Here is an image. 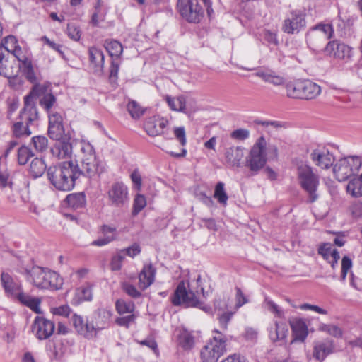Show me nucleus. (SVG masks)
<instances>
[{"instance_id": "f257e3e1", "label": "nucleus", "mask_w": 362, "mask_h": 362, "mask_svg": "<svg viewBox=\"0 0 362 362\" xmlns=\"http://www.w3.org/2000/svg\"><path fill=\"white\" fill-rule=\"evenodd\" d=\"M208 296L209 292L204 291L200 275H196L193 279L189 277L187 281L182 280L178 283L172 297V303L174 305L199 308L208 312L209 308L203 305Z\"/></svg>"}, {"instance_id": "f03ea898", "label": "nucleus", "mask_w": 362, "mask_h": 362, "mask_svg": "<svg viewBox=\"0 0 362 362\" xmlns=\"http://www.w3.org/2000/svg\"><path fill=\"white\" fill-rule=\"evenodd\" d=\"M80 175L78 166L73 161L64 162L57 166H51L47 170V177L51 184L62 191L71 190Z\"/></svg>"}, {"instance_id": "7ed1b4c3", "label": "nucleus", "mask_w": 362, "mask_h": 362, "mask_svg": "<svg viewBox=\"0 0 362 362\" xmlns=\"http://www.w3.org/2000/svg\"><path fill=\"white\" fill-rule=\"evenodd\" d=\"M295 174L298 185L308 195V202L313 203L317 200L320 176L315 169L308 162L298 160L295 164Z\"/></svg>"}, {"instance_id": "20e7f679", "label": "nucleus", "mask_w": 362, "mask_h": 362, "mask_svg": "<svg viewBox=\"0 0 362 362\" xmlns=\"http://www.w3.org/2000/svg\"><path fill=\"white\" fill-rule=\"evenodd\" d=\"M1 284L8 298L18 300L35 313H42L40 307V300L24 293L20 281L13 279L8 273H1Z\"/></svg>"}, {"instance_id": "39448f33", "label": "nucleus", "mask_w": 362, "mask_h": 362, "mask_svg": "<svg viewBox=\"0 0 362 362\" xmlns=\"http://www.w3.org/2000/svg\"><path fill=\"white\" fill-rule=\"evenodd\" d=\"M276 158L278 156V149L276 146H267L265 138L260 136L250 150L245 158V167L248 168L253 175L257 174L266 165L269 153Z\"/></svg>"}, {"instance_id": "423d86ee", "label": "nucleus", "mask_w": 362, "mask_h": 362, "mask_svg": "<svg viewBox=\"0 0 362 362\" xmlns=\"http://www.w3.org/2000/svg\"><path fill=\"white\" fill-rule=\"evenodd\" d=\"M25 273L27 281L38 288L59 290L62 287L63 279L54 271L33 267L30 270H26Z\"/></svg>"}, {"instance_id": "0eeeda50", "label": "nucleus", "mask_w": 362, "mask_h": 362, "mask_svg": "<svg viewBox=\"0 0 362 362\" xmlns=\"http://www.w3.org/2000/svg\"><path fill=\"white\" fill-rule=\"evenodd\" d=\"M214 332L216 335L201 349L200 357L202 362H217L226 352V337L217 329Z\"/></svg>"}, {"instance_id": "6e6552de", "label": "nucleus", "mask_w": 362, "mask_h": 362, "mask_svg": "<svg viewBox=\"0 0 362 362\" xmlns=\"http://www.w3.org/2000/svg\"><path fill=\"white\" fill-rule=\"evenodd\" d=\"M362 165V157L349 156L339 159L334 165L333 173L339 182L347 180L357 173Z\"/></svg>"}, {"instance_id": "1a4fd4ad", "label": "nucleus", "mask_w": 362, "mask_h": 362, "mask_svg": "<svg viewBox=\"0 0 362 362\" xmlns=\"http://www.w3.org/2000/svg\"><path fill=\"white\" fill-rule=\"evenodd\" d=\"M177 9L187 22L198 23L204 17V11L198 0H178Z\"/></svg>"}, {"instance_id": "9d476101", "label": "nucleus", "mask_w": 362, "mask_h": 362, "mask_svg": "<svg viewBox=\"0 0 362 362\" xmlns=\"http://www.w3.org/2000/svg\"><path fill=\"white\" fill-rule=\"evenodd\" d=\"M306 25L305 14L300 10H291L282 22L281 30L288 35L299 33Z\"/></svg>"}, {"instance_id": "9b49d317", "label": "nucleus", "mask_w": 362, "mask_h": 362, "mask_svg": "<svg viewBox=\"0 0 362 362\" xmlns=\"http://www.w3.org/2000/svg\"><path fill=\"white\" fill-rule=\"evenodd\" d=\"M324 52L327 55L345 62H349L353 57V49L339 40L328 42Z\"/></svg>"}, {"instance_id": "f8f14e48", "label": "nucleus", "mask_w": 362, "mask_h": 362, "mask_svg": "<svg viewBox=\"0 0 362 362\" xmlns=\"http://www.w3.org/2000/svg\"><path fill=\"white\" fill-rule=\"evenodd\" d=\"M55 325L53 322L43 317L37 316L32 325V332L40 340L49 338L54 333Z\"/></svg>"}, {"instance_id": "ddd939ff", "label": "nucleus", "mask_w": 362, "mask_h": 362, "mask_svg": "<svg viewBox=\"0 0 362 362\" xmlns=\"http://www.w3.org/2000/svg\"><path fill=\"white\" fill-rule=\"evenodd\" d=\"M310 157L313 163L321 169L329 168L335 160L334 155L324 146H318L313 150Z\"/></svg>"}, {"instance_id": "4468645a", "label": "nucleus", "mask_w": 362, "mask_h": 362, "mask_svg": "<svg viewBox=\"0 0 362 362\" xmlns=\"http://www.w3.org/2000/svg\"><path fill=\"white\" fill-rule=\"evenodd\" d=\"M105 169V163L98 159L96 156L81 158V175L84 174L89 177H92L96 175H100L104 173Z\"/></svg>"}, {"instance_id": "2eb2a0df", "label": "nucleus", "mask_w": 362, "mask_h": 362, "mask_svg": "<svg viewBox=\"0 0 362 362\" xmlns=\"http://www.w3.org/2000/svg\"><path fill=\"white\" fill-rule=\"evenodd\" d=\"M107 194L112 204L115 206L121 207L128 202V188L123 182L113 183Z\"/></svg>"}, {"instance_id": "dca6fc26", "label": "nucleus", "mask_w": 362, "mask_h": 362, "mask_svg": "<svg viewBox=\"0 0 362 362\" xmlns=\"http://www.w3.org/2000/svg\"><path fill=\"white\" fill-rule=\"evenodd\" d=\"M168 124V121L163 117L153 116L146 119L144 129L150 136H157L164 134V129Z\"/></svg>"}, {"instance_id": "f3484780", "label": "nucleus", "mask_w": 362, "mask_h": 362, "mask_svg": "<svg viewBox=\"0 0 362 362\" xmlns=\"http://www.w3.org/2000/svg\"><path fill=\"white\" fill-rule=\"evenodd\" d=\"M71 321L76 332L87 339H91L96 335L97 329L92 322L84 320L81 316L74 314Z\"/></svg>"}, {"instance_id": "a211bd4d", "label": "nucleus", "mask_w": 362, "mask_h": 362, "mask_svg": "<svg viewBox=\"0 0 362 362\" xmlns=\"http://www.w3.org/2000/svg\"><path fill=\"white\" fill-rule=\"evenodd\" d=\"M62 117L57 112L49 113L48 134L54 140H59L64 137V129L62 124Z\"/></svg>"}, {"instance_id": "6ab92c4d", "label": "nucleus", "mask_w": 362, "mask_h": 362, "mask_svg": "<svg viewBox=\"0 0 362 362\" xmlns=\"http://www.w3.org/2000/svg\"><path fill=\"white\" fill-rule=\"evenodd\" d=\"M56 141L51 148L53 157L58 160L69 158L72 153V146L69 139L65 136Z\"/></svg>"}, {"instance_id": "aec40b11", "label": "nucleus", "mask_w": 362, "mask_h": 362, "mask_svg": "<svg viewBox=\"0 0 362 362\" xmlns=\"http://www.w3.org/2000/svg\"><path fill=\"white\" fill-rule=\"evenodd\" d=\"M156 269L151 264H144L139 274V288L144 291L148 288L155 281Z\"/></svg>"}, {"instance_id": "412c9836", "label": "nucleus", "mask_w": 362, "mask_h": 362, "mask_svg": "<svg viewBox=\"0 0 362 362\" xmlns=\"http://www.w3.org/2000/svg\"><path fill=\"white\" fill-rule=\"evenodd\" d=\"M20 119L25 121L26 124H29L37 118V108L33 102V96L27 95L25 98L24 107L20 113Z\"/></svg>"}, {"instance_id": "4be33fe9", "label": "nucleus", "mask_w": 362, "mask_h": 362, "mask_svg": "<svg viewBox=\"0 0 362 362\" xmlns=\"http://www.w3.org/2000/svg\"><path fill=\"white\" fill-rule=\"evenodd\" d=\"M318 253L330 264L332 269L337 266L340 255L337 250L331 243H324L320 245Z\"/></svg>"}, {"instance_id": "5701e85b", "label": "nucleus", "mask_w": 362, "mask_h": 362, "mask_svg": "<svg viewBox=\"0 0 362 362\" xmlns=\"http://www.w3.org/2000/svg\"><path fill=\"white\" fill-rule=\"evenodd\" d=\"M244 150L242 146H231L226 148L224 155L227 163L232 167H240L244 157Z\"/></svg>"}, {"instance_id": "b1692460", "label": "nucleus", "mask_w": 362, "mask_h": 362, "mask_svg": "<svg viewBox=\"0 0 362 362\" xmlns=\"http://www.w3.org/2000/svg\"><path fill=\"white\" fill-rule=\"evenodd\" d=\"M333 351L334 345L332 341L326 339L315 343L313 354L317 360L322 361Z\"/></svg>"}, {"instance_id": "393cba45", "label": "nucleus", "mask_w": 362, "mask_h": 362, "mask_svg": "<svg viewBox=\"0 0 362 362\" xmlns=\"http://www.w3.org/2000/svg\"><path fill=\"white\" fill-rule=\"evenodd\" d=\"M292 329L293 341L298 340L303 341L308 334V327L305 321L300 318H293L289 321Z\"/></svg>"}, {"instance_id": "a878e982", "label": "nucleus", "mask_w": 362, "mask_h": 362, "mask_svg": "<svg viewBox=\"0 0 362 362\" xmlns=\"http://www.w3.org/2000/svg\"><path fill=\"white\" fill-rule=\"evenodd\" d=\"M288 329L286 324L282 321H274V325L269 329V336L274 341L284 342L288 335Z\"/></svg>"}, {"instance_id": "bb28decb", "label": "nucleus", "mask_w": 362, "mask_h": 362, "mask_svg": "<svg viewBox=\"0 0 362 362\" xmlns=\"http://www.w3.org/2000/svg\"><path fill=\"white\" fill-rule=\"evenodd\" d=\"M321 87L310 80H303L302 100H313L321 93Z\"/></svg>"}, {"instance_id": "cd10ccee", "label": "nucleus", "mask_w": 362, "mask_h": 362, "mask_svg": "<svg viewBox=\"0 0 362 362\" xmlns=\"http://www.w3.org/2000/svg\"><path fill=\"white\" fill-rule=\"evenodd\" d=\"M92 298L93 293L90 286L84 284L76 289L71 303L74 305H78L83 301L91 300Z\"/></svg>"}, {"instance_id": "c85d7f7f", "label": "nucleus", "mask_w": 362, "mask_h": 362, "mask_svg": "<svg viewBox=\"0 0 362 362\" xmlns=\"http://www.w3.org/2000/svg\"><path fill=\"white\" fill-rule=\"evenodd\" d=\"M285 88L288 98L302 100L303 80L288 82Z\"/></svg>"}, {"instance_id": "c756f323", "label": "nucleus", "mask_w": 362, "mask_h": 362, "mask_svg": "<svg viewBox=\"0 0 362 362\" xmlns=\"http://www.w3.org/2000/svg\"><path fill=\"white\" fill-rule=\"evenodd\" d=\"M346 191L353 197H362V173L349 182Z\"/></svg>"}, {"instance_id": "7c9ffc66", "label": "nucleus", "mask_w": 362, "mask_h": 362, "mask_svg": "<svg viewBox=\"0 0 362 362\" xmlns=\"http://www.w3.org/2000/svg\"><path fill=\"white\" fill-rule=\"evenodd\" d=\"M256 76L261 78L265 82L272 83L274 86H280L284 82L283 77L276 75L274 72L270 71H257L256 73Z\"/></svg>"}, {"instance_id": "2f4dec72", "label": "nucleus", "mask_w": 362, "mask_h": 362, "mask_svg": "<svg viewBox=\"0 0 362 362\" xmlns=\"http://www.w3.org/2000/svg\"><path fill=\"white\" fill-rule=\"evenodd\" d=\"M89 59L96 68L102 69L104 66L105 57L101 49L93 47L89 48Z\"/></svg>"}, {"instance_id": "473e14b6", "label": "nucleus", "mask_w": 362, "mask_h": 362, "mask_svg": "<svg viewBox=\"0 0 362 362\" xmlns=\"http://www.w3.org/2000/svg\"><path fill=\"white\" fill-rule=\"evenodd\" d=\"M65 202L69 207L78 209L84 206L86 198L82 193L70 194L66 196Z\"/></svg>"}, {"instance_id": "72a5a7b5", "label": "nucleus", "mask_w": 362, "mask_h": 362, "mask_svg": "<svg viewBox=\"0 0 362 362\" xmlns=\"http://www.w3.org/2000/svg\"><path fill=\"white\" fill-rule=\"evenodd\" d=\"M165 101L173 111L183 112L185 109L186 100L184 96H165Z\"/></svg>"}, {"instance_id": "f704fd0d", "label": "nucleus", "mask_w": 362, "mask_h": 362, "mask_svg": "<svg viewBox=\"0 0 362 362\" xmlns=\"http://www.w3.org/2000/svg\"><path fill=\"white\" fill-rule=\"evenodd\" d=\"M263 305L268 311L274 315L275 318H279L280 320L284 319V310L269 298L266 297L264 298Z\"/></svg>"}, {"instance_id": "c9c22d12", "label": "nucleus", "mask_w": 362, "mask_h": 362, "mask_svg": "<svg viewBox=\"0 0 362 362\" xmlns=\"http://www.w3.org/2000/svg\"><path fill=\"white\" fill-rule=\"evenodd\" d=\"M179 344L185 349H189L193 347L194 344V337L192 333L185 329L180 330L178 334Z\"/></svg>"}, {"instance_id": "e433bc0d", "label": "nucleus", "mask_w": 362, "mask_h": 362, "mask_svg": "<svg viewBox=\"0 0 362 362\" xmlns=\"http://www.w3.org/2000/svg\"><path fill=\"white\" fill-rule=\"evenodd\" d=\"M214 197L222 206H226L228 200V196L225 189V185L218 182L214 188Z\"/></svg>"}, {"instance_id": "4c0bfd02", "label": "nucleus", "mask_w": 362, "mask_h": 362, "mask_svg": "<svg viewBox=\"0 0 362 362\" xmlns=\"http://www.w3.org/2000/svg\"><path fill=\"white\" fill-rule=\"evenodd\" d=\"M46 168V164L42 159L35 158L32 160L30 163V173L33 177H38L43 175Z\"/></svg>"}, {"instance_id": "58836bf2", "label": "nucleus", "mask_w": 362, "mask_h": 362, "mask_svg": "<svg viewBox=\"0 0 362 362\" xmlns=\"http://www.w3.org/2000/svg\"><path fill=\"white\" fill-rule=\"evenodd\" d=\"M105 47L112 57H119L123 51L122 44L117 40H106Z\"/></svg>"}, {"instance_id": "ea45409f", "label": "nucleus", "mask_w": 362, "mask_h": 362, "mask_svg": "<svg viewBox=\"0 0 362 362\" xmlns=\"http://www.w3.org/2000/svg\"><path fill=\"white\" fill-rule=\"evenodd\" d=\"M19 62V67L31 62V54L26 48L20 46L12 53Z\"/></svg>"}, {"instance_id": "a19ab883", "label": "nucleus", "mask_w": 362, "mask_h": 362, "mask_svg": "<svg viewBox=\"0 0 362 362\" xmlns=\"http://www.w3.org/2000/svg\"><path fill=\"white\" fill-rule=\"evenodd\" d=\"M29 124H26L25 121L20 119L16 122L13 127V133L16 137L28 136L31 134V132L28 128Z\"/></svg>"}, {"instance_id": "79ce46f5", "label": "nucleus", "mask_w": 362, "mask_h": 362, "mask_svg": "<svg viewBox=\"0 0 362 362\" xmlns=\"http://www.w3.org/2000/svg\"><path fill=\"white\" fill-rule=\"evenodd\" d=\"M310 31H320L325 35L327 40L332 39L334 34V28L331 23H317L310 29Z\"/></svg>"}, {"instance_id": "37998d69", "label": "nucleus", "mask_w": 362, "mask_h": 362, "mask_svg": "<svg viewBox=\"0 0 362 362\" xmlns=\"http://www.w3.org/2000/svg\"><path fill=\"white\" fill-rule=\"evenodd\" d=\"M33 151L26 146H21L17 151V160L19 165H25L33 157Z\"/></svg>"}, {"instance_id": "c03bdc74", "label": "nucleus", "mask_w": 362, "mask_h": 362, "mask_svg": "<svg viewBox=\"0 0 362 362\" xmlns=\"http://www.w3.org/2000/svg\"><path fill=\"white\" fill-rule=\"evenodd\" d=\"M135 305L132 301H126L119 299L116 302V309L120 315L129 313L133 314Z\"/></svg>"}, {"instance_id": "a18cd8bd", "label": "nucleus", "mask_w": 362, "mask_h": 362, "mask_svg": "<svg viewBox=\"0 0 362 362\" xmlns=\"http://www.w3.org/2000/svg\"><path fill=\"white\" fill-rule=\"evenodd\" d=\"M146 206V197L141 194H137L134 199L133 203V209H132V216H136L141 212Z\"/></svg>"}, {"instance_id": "49530a36", "label": "nucleus", "mask_w": 362, "mask_h": 362, "mask_svg": "<svg viewBox=\"0 0 362 362\" xmlns=\"http://www.w3.org/2000/svg\"><path fill=\"white\" fill-rule=\"evenodd\" d=\"M31 143L34 148L39 152L46 150L48 146V140L43 136H33L31 139Z\"/></svg>"}, {"instance_id": "de8ad7c7", "label": "nucleus", "mask_w": 362, "mask_h": 362, "mask_svg": "<svg viewBox=\"0 0 362 362\" xmlns=\"http://www.w3.org/2000/svg\"><path fill=\"white\" fill-rule=\"evenodd\" d=\"M127 110L132 118H140L144 113V110L135 101H130L127 105Z\"/></svg>"}, {"instance_id": "09e8293b", "label": "nucleus", "mask_w": 362, "mask_h": 362, "mask_svg": "<svg viewBox=\"0 0 362 362\" xmlns=\"http://www.w3.org/2000/svg\"><path fill=\"white\" fill-rule=\"evenodd\" d=\"M80 149L82 154L81 158H90L95 156L93 146L85 140L80 142Z\"/></svg>"}, {"instance_id": "8fccbe9b", "label": "nucleus", "mask_w": 362, "mask_h": 362, "mask_svg": "<svg viewBox=\"0 0 362 362\" xmlns=\"http://www.w3.org/2000/svg\"><path fill=\"white\" fill-rule=\"evenodd\" d=\"M66 33L68 36L74 41H78L81 36L80 28L74 23L67 25Z\"/></svg>"}, {"instance_id": "3c124183", "label": "nucleus", "mask_w": 362, "mask_h": 362, "mask_svg": "<svg viewBox=\"0 0 362 362\" xmlns=\"http://www.w3.org/2000/svg\"><path fill=\"white\" fill-rule=\"evenodd\" d=\"M2 45L6 50L11 54L19 47L17 39L13 35L6 37Z\"/></svg>"}, {"instance_id": "603ef678", "label": "nucleus", "mask_w": 362, "mask_h": 362, "mask_svg": "<svg viewBox=\"0 0 362 362\" xmlns=\"http://www.w3.org/2000/svg\"><path fill=\"white\" fill-rule=\"evenodd\" d=\"M124 259V255L122 252H119L117 254L114 255L111 259L110 268L112 271H119L121 269L122 262Z\"/></svg>"}, {"instance_id": "864d4df0", "label": "nucleus", "mask_w": 362, "mask_h": 362, "mask_svg": "<svg viewBox=\"0 0 362 362\" xmlns=\"http://www.w3.org/2000/svg\"><path fill=\"white\" fill-rule=\"evenodd\" d=\"M257 124L266 127L268 131L286 127V123L279 121L262 120L257 122Z\"/></svg>"}, {"instance_id": "5fc2aeb1", "label": "nucleus", "mask_w": 362, "mask_h": 362, "mask_svg": "<svg viewBox=\"0 0 362 362\" xmlns=\"http://www.w3.org/2000/svg\"><path fill=\"white\" fill-rule=\"evenodd\" d=\"M11 182H9V173L4 165L0 163V186L1 187H11Z\"/></svg>"}, {"instance_id": "6e6d98bb", "label": "nucleus", "mask_w": 362, "mask_h": 362, "mask_svg": "<svg viewBox=\"0 0 362 362\" xmlns=\"http://www.w3.org/2000/svg\"><path fill=\"white\" fill-rule=\"evenodd\" d=\"M250 136V132L247 129H237L230 134V137L235 140L244 141L247 139Z\"/></svg>"}, {"instance_id": "4d7b16f0", "label": "nucleus", "mask_w": 362, "mask_h": 362, "mask_svg": "<svg viewBox=\"0 0 362 362\" xmlns=\"http://www.w3.org/2000/svg\"><path fill=\"white\" fill-rule=\"evenodd\" d=\"M101 232L104 237L110 238V242H112L117 238V233L115 227L103 225L101 227Z\"/></svg>"}, {"instance_id": "13d9d810", "label": "nucleus", "mask_w": 362, "mask_h": 362, "mask_svg": "<svg viewBox=\"0 0 362 362\" xmlns=\"http://www.w3.org/2000/svg\"><path fill=\"white\" fill-rule=\"evenodd\" d=\"M56 103L55 97L51 94H45L40 100V105L45 108L47 111H49Z\"/></svg>"}, {"instance_id": "bf43d9fd", "label": "nucleus", "mask_w": 362, "mask_h": 362, "mask_svg": "<svg viewBox=\"0 0 362 362\" xmlns=\"http://www.w3.org/2000/svg\"><path fill=\"white\" fill-rule=\"evenodd\" d=\"M19 69L22 70L23 74L25 75L26 78L30 81L33 82V81H35L36 77H35V72L33 70L32 61L20 66Z\"/></svg>"}, {"instance_id": "052dcab7", "label": "nucleus", "mask_w": 362, "mask_h": 362, "mask_svg": "<svg viewBox=\"0 0 362 362\" xmlns=\"http://www.w3.org/2000/svg\"><path fill=\"white\" fill-rule=\"evenodd\" d=\"M122 288L124 292L132 298H137L141 296V293L138 291L136 287L128 282L122 284Z\"/></svg>"}, {"instance_id": "680f3d73", "label": "nucleus", "mask_w": 362, "mask_h": 362, "mask_svg": "<svg viewBox=\"0 0 362 362\" xmlns=\"http://www.w3.org/2000/svg\"><path fill=\"white\" fill-rule=\"evenodd\" d=\"M174 135L182 146L187 144L185 129L184 127H175L173 129Z\"/></svg>"}, {"instance_id": "e2e57ef3", "label": "nucleus", "mask_w": 362, "mask_h": 362, "mask_svg": "<svg viewBox=\"0 0 362 362\" xmlns=\"http://www.w3.org/2000/svg\"><path fill=\"white\" fill-rule=\"evenodd\" d=\"M8 62L4 59V54L3 53V47H0V75L5 77H9V71L7 68Z\"/></svg>"}, {"instance_id": "0e129e2a", "label": "nucleus", "mask_w": 362, "mask_h": 362, "mask_svg": "<svg viewBox=\"0 0 362 362\" xmlns=\"http://www.w3.org/2000/svg\"><path fill=\"white\" fill-rule=\"evenodd\" d=\"M120 252H122L124 256L127 255L133 258L141 252V248L138 244L135 243Z\"/></svg>"}, {"instance_id": "69168bd1", "label": "nucleus", "mask_w": 362, "mask_h": 362, "mask_svg": "<svg viewBox=\"0 0 362 362\" xmlns=\"http://www.w3.org/2000/svg\"><path fill=\"white\" fill-rule=\"evenodd\" d=\"M139 344L142 346H146L151 349L156 356L159 355L158 344L153 339L148 338L144 340H141L139 341Z\"/></svg>"}, {"instance_id": "338daca9", "label": "nucleus", "mask_w": 362, "mask_h": 362, "mask_svg": "<svg viewBox=\"0 0 362 362\" xmlns=\"http://www.w3.org/2000/svg\"><path fill=\"white\" fill-rule=\"evenodd\" d=\"M236 293H235V300H236V308H239L243 305L248 303L247 298L243 294L241 289L239 288H235Z\"/></svg>"}, {"instance_id": "774afa93", "label": "nucleus", "mask_w": 362, "mask_h": 362, "mask_svg": "<svg viewBox=\"0 0 362 362\" xmlns=\"http://www.w3.org/2000/svg\"><path fill=\"white\" fill-rule=\"evenodd\" d=\"M136 315L134 314H129V315L118 317L116 322L121 326L128 327L129 325L134 322Z\"/></svg>"}]
</instances>
